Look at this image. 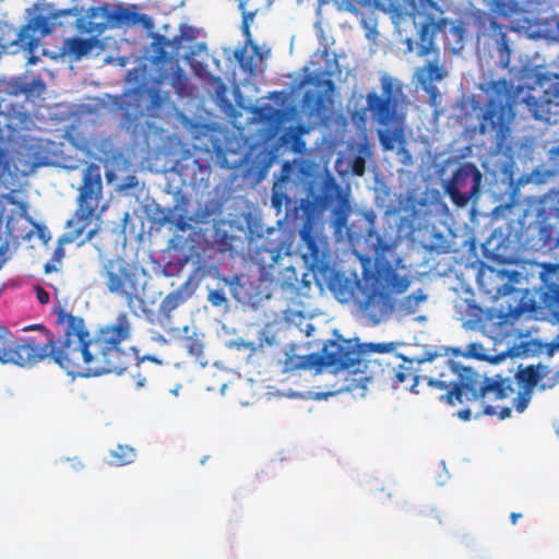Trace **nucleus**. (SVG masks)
Listing matches in <instances>:
<instances>
[{
    "label": "nucleus",
    "mask_w": 559,
    "mask_h": 559,
    "mask_svg": "<svg viewBox=\"0 0 559 559\" xmlns=\"http://www.w3.org/2000/svg\"><path fill=\"white\" fill-rule=\"evenodd\" d=\"M58 337L43 324L25 328L36 335L13 337L0 326V361L31 368L47 358L73 376L121 374L127 370L130 355L123 343L130 341L132 326L127 312H119L115 322L91 334L82 317L55 310Z\"/></svg>",
    "instance_id": "nucleus-1"
},
{
    "label": "nucleus",
    "mask_w": 559,
    "mask_h": 559,
    "mask_svg": "<svg viewBox=\"0 0 559 559\" xmlns=\"http://www.w3.org/2000/svg\"><path fill=\"white\" fill-rule=\"evenodd\" d=\"M183 38L189 40L193 38V35H188L183 27L180 28V34L173 39L158 33L153 35L151 61L159 70L158 79L153 86L141 83L124 93L120 109L122 110V123L127 130L134 132V122L141 117L157 118L160 116L168 102V93L163 92L159 85L169 75L170 85L175 92L180 96L187 94L189 78L180 68L178 60L174 58V55L179 52Z\"/></svg>",
    "instance_id": "nucleus-2"
},
{
    "label": "nucleus",
    "mask_w": 559,
    "mask_h": 559,
    "mask_svg": "<svg viewBox=\"0 0 559 559\" xmlns=\"http://www.w3.org/2000/svg\"><path fill=\"white\" fill-rule=\"evenodd\" d=\"M368 223L365 235L366 251L374 257V272L364 273V278L358 282L361 298L357 297L360 310L373 322L379 323L394 310L393 294H402L409 286V280L396 264L393 266L386 260L395 249L392 236L380 235L374 229L376 214L372 211L364 213ZM400 263V260H397Z\"/></svg>",
    "instance_id": "nucleus-3"
},
{
    "label": "nucleus",
    "mask_w": 559,
    "mask_h": 559,
    "mask_svg": "<svg viewBox=\"0 0 559 559\" xmlns=\"http://www.w3.org/2000/svg\"><path fill=\"white\" fill-rule=\"evenodd\" d=\"M330 209L332 225L336 231H341L347 225L350 203L342 187L328 175L318 186L310 183L306 198L301 200L305 224L300 229V238L307 248L305 257H309L313 263H319L324 253L312 234V228L319 217Z\"/></svg>",
    "instance_id": "nucleus-4"
},
{
    "label": "nucleus",
    "mask_w": 559,
    "mask_h": 559,
    "mask_svg": "<svg viewBox=\"0 0 559 559\" xmlns=\"http://www.w3.org/2000/svg\"><path fill=\"white\" fill-rule=\"evenodd\" d=\"M381 94L369 92L366 95V109L357 114L362 122L366 120V111L370 112V118L378 126L377 135L383 151H393L399 144L404 147L405 114L403 104L405 96L402 85L389 75L381 78Z\"/></svg>",
    "instance_id": "nucleus-5"
},
{
    "label": "nucleus",
    "mask_w": 559,
    "mask_h": 559,
    "mask_svg": "<svg viewBox=\"0 0 559 559\" xmlns=\"http://www.w3.org/2000/svg\"><path fill=\"white\" fill-rule=\"evenodd\" d=\"M443 14L442 8L435 0H417L413 5L414 24L418 26L416 53L418 57H435L418 71V81L429 93L437 91L432 83L445 76V71L439 63L440 50L436 44L437 35L445 33L449 25V20Z\"/></svg>",
    "instance_id": "nucleus-6"
},
{
    "label": "nucleus",
    "mask_w": 559,
    "mask_h": 559,
    "mask_svg": "<svg viewBox=\"0 0 559 559\" xmlns=\"http://www.w3.org/2000/svg\"><path fill=\"white\" fill-rule=\"evenodd\" d=\"M102 199L100 167L91 163L84 168L82 186L79 188L78 207L66 223V231L61 235V243L75 242L78 246H83L93 239L100 229V225L94 219Z\"/></svg>",
    "instance_id": "nucleus-7"
},
{
    "label": "nucleus",
    "mask_w": 559,
    "mask_h": 559,
    "mask_svg": "<svg viewBox=\"0 0 559 559\" xmlns=\"http://www.w3.org/2000/svg\"><path fill=\"white\" fill-rule=\"evenodd\" d=\"M417 366H426L429 374L424 376V379L429 386L445 390L440 399L451 406L467 401L471 389L477 382L475 369L460 365L439 349L426 350L417 359Z\"/></svg>",
    "instance_id": "nucleus-8"
},
{
    "label": "nucleus",
    "mask_w": 559,
    "mask_h": 559,
    "mask_svg": "<svg viewBox=\"0 0 559 559\" xmlns=\"http://www.w3.org/2000/svg\"><path fill=\"white\" fill-rule=\"evenodd\" d=\"M144 267L136 261L116 255L102 263L99 276L111 295L124 301L131 312L144 305Z\"/></svg>",
    "instance_id": "nucleus-9"
},
{
    "label": "nucleus",
    "mask_w": 559,
    "mask_h": 559,
    "mask_svg": "<svg viewBox=\"0 0 559 559\" xmlns=\"http://www.w3.org/2000/svg\"><path fill=\"white\" fill-rule=\"evenodd\" d=\"M513 85L506 79L492 81L487 92V102L479 117V133L489 134L498 147L508 140L515 117Z\"/></svg>",
    "instance_id": "nucleus-10"
},
{
    "label": "nucleus",
    "mask_w": 559,
    "mask_h": 559,
    "mask_svg": "<svg viewBox=\"0 0 559 559\" xmlns=\"http://www.w3.org/2000/svg\"><path fill=\"white\" fill-rule=\"evenodd\" d=\"M416 358H406L403 355L383 356L379 359L368 358L367 362L371 364V371L365 372L360 378H355L354 381L361 383L365 386L366 382L372 381L376 378L390 380L394 388L403 386L411 392L417 393L419 379L426 376V366H418Z\"/></svg>",
    "instance_id": "nucleus-11"
},
{
    "label": "nucleus",
    "mask_w": 559,
    "mask_h": 559,
    "mask_svg": "<svg viewBox=\"0 0 559 559\" xmlns=\"http://www.w3.org/2000/svg\"><path fill=\"white\" fill-rule=\"evenodd\" d=\"M320 370L331 368L333 373L348 370L350 373L361 377V367L364 362V350H359L350 340L338 337L324 344L322 353L319 354Z\"/></svg>",
    "instance_id": "nucleus-12"
},
{
    "label": "nucleus",
    "mask_w": 559,
    "mask_h": 559,
    "mask_svg": "<svg viewBox=\"0 0 559 559\" xmlns=\"http://www.w3.org/2000/svg\"><path fill=\"white\" fill-rule=\"evenodd\" d=\"M539 90L531 87L523 96L532 117L547 123H557L559 120V82L552 80H538Z\"/></svg>",
    "instance_id": "nucleus-13"
},
{
    "label": "nucleus",
    "mask_w": 559,
    "mask_h": 559,
    "mask_svg": "<svg viewBox=\"0 0 559 559\" xmlns=\"http://www.w3.org/2000/svg\"><path fill=\"white\" fill-rule=\"evenodd\" d=\"M481 179L483 175L474 164L464 163L447 182L445 193L456 206H465L479 192Z\"/></svg>",
    "instance_id": "nucleus-14"
},
{
    "label": "nucleus",
    "mask_w": 559,
    "mask_h": 559,
    "mask_svg": "<svg viewBox=\"0 0 559 559\" xmlns=\"http://www.w3.org/2000/svg\"><path fill=\"white\" fill-rule=\"evenodd\" d=\"M71 14L72 10H62L50 13L49 15H36L20 28L13 44L29 53H34L38 48L40 38L53 31L56 26L55 20L59 16Z\"/></svg>",
    "instance_id": "nucleus-15"
},
{
    "label": "nucleus",
    "mask_w": 559,
    "mask_h": 559,
    "mask_svg": "<svg viewBox=\"0 0 559 559\" xmlns=\"http://www.w3.org/2000/svg\"><path fill=\"white\" fill-rule=\"evenodd\" d=\"M540 308L559 321V263L540 264Z\"/></svg>",
    "instance_id": "nucleus-16"
},
{
    "label": "nucleus",
    "mask_w": 559,
    "mask_h": 559,
    "mask_svg": "<svg viewBox=\"0 0 559 559\" xmlns=\"http://www.w3.org/2000/svg\"><path fill=\"white\" fill-rule=\"evenodd\" d=\"M475 377L477 382L471 389L467 401L474 402L486 397L491 401L504 400L514 391L512 379L500 373L486 377L475 370Z\"/></svg>",
    "instance_id": "nucleus-17"
},
{
    "label": "nucleus",
    "mask_w": 559,
    "mask_h": 559,
    "mask_svg": "<svg viewBox=\"0 0 559 559\" xmlns=\"http://www.w3.org/2000/svg\"><path fill=\"white\" fill-rule=\"evenodd\" d=\"M547 373H549L548 367L540 364L519 368L515 373V379L521 390L513 400V406L518 413H523L527 408L534 394V389H538L539 381H542Z\"/></svg>",
    "instance_id": "nucleus-18"
},
{
    "label": "nucleus",
    "mask_w": 559,
    "mask_h": 559,
    "mask_svg": "<svg viewBox=\"0 0 559 559\" xmlns=\"http://www.w3.org/2000/svg\"><path fill=\"white\" fill-rule=\"evenodd\" d=\"M0 122L1 127H5L8 138H17L22 132L35 128L32 115L11 99H0Z\"/></svg>",
    "instance_id": "nucleus-19"
},
{
    "label": "nucleus",
    "mask_w": 559,
    "mask_h": 559,
    "mask_svg": "<svg viewBox=\"0 0 559 559\" xmlns=\"http://www.w3.org/2000/svg\"><path fill=\"white\" fill-rule=\"evenodd\" d=\"M477 16L478 32L496 40L499 51V64L503 69L509 68L511 62V49L504 26L501 25L496 17L485 12H480Z\"/></svg>",
    "instance_id": "nucleus-20"
},
{
    "label": "nucleus",
    "mask_w": 559,
    "mask_h": 559,
    "mask_svg": "<svg viewBox=\"0 0 559 559\" xmlns=\"http://www.w3.org/2000/svg\"><path fill=\"white\" fill-rule=\"evenodd\" d=\"M98 43L95 36L88 38L70 37L63 41L62 53L71 57L72 60H80L90 53Z\"/></svg>",
    "instance_id": "nucleus-21"
},
{
    "label": "nucleus",
    "mask_w": 559,
    "mask_h": 559,
    "mask_svg": "<svg viewBox=\"0 0 559 559\" xmlns=\"http://www.w3.org/2000/svg\"><path fill=\"white\" fill-rule=\"evenodd\" d=\"M359 350H364L361 376H364L365 372L371 371V364L367 362L368 358L379 359L380 357L383 356L399 355L397 353H395L396 344L394 342L365 343L359 345Z\"/></svg>",
    "instance_id": "nucleus-22"
},
{
    "label": "nucleus",
    "mask_w": 559,
    "mask_h": 559,
    "mask_svg": "<svg viewBox=\"0 0 559 559\" xmlns=\"http://www.w3.org/2000/svg\"><path fill=\"white\" fill-rule=\"evenodd\" d=\"M319 354L312 353L308 355H296L286 353L283 361V372H293L297 370L316 369L320 371Z\"/></svg>",
    "instance_id": "nucleus-23"
},
{
    "label": "nucleus",
    "mask_w": 559,
    "mask_h": 559,
    "mask_svg": "<svg viewBox=\"0 0 559 559\" xmlns=\"http://www.w3.org/2000/svg\"><path fill=\"white\" fill-rule=\"evenodd\" d=\"M301 107L309 118H321L326 112V98L322 93L307 91L302 96Z\"/></svg>",
    "instance_id": "nucleus-24"
},
{
    "label": "nucleus",
    "mask_w": 559,
    "mask_h": 559,
    "mask_svg": "<svg viewBox=\"0 0 559 559\" xmlns=\"http://www.w3.org/2000/svg\"><path fill=\"white\" fill-rule=\"evenodd\" d=\"M191 217L188 215L186 209L175 205L171 209H168L163 215L158 218V223L163 225H171L178 231H186L190 228L189 222Z\"/></svg>",
    "instance_id": "nucleus-25"
},
{
    "label": "nucleus",
    "mask_w": 559,
    "mask_h": 559,
    "mask_svg": "<svg viewBox=\"0 0 559 559\" xmlns=\"http://www.w3.org/2000/svg\"><path fill=\"white\" fill-rule=\"evenodd\" d=\"M235 58L245 72L254 74L259 63L262 61V53L258 45L251 44L250 53H248L247 47H243L235 51Z\"/></svg>",
    "instance_id": "nucleus-26"
},
{
    "label": "nucleus",
    "mask_w": 559,
    "mask_h": 559,
    "mask_svg": "<svg viewBox=\"0 0 559 559\" xmlns=\"http://www.w3.org/2000/svg\"><path fill=\"white\" fill-rule=\"evenodd\" d=\"M490 9L502 17H510L523 11L516 0H491Z\"/></svg>",
    "instance_id": "nucleus-27"
},
{
    "label": "nucleus",
    "mask_w": 559,
    "mask_h": 559,
    "mask_svg": "<svg viewBox=\"0 0 559 559\" xmlns=\"http://www.w3.org/2000/svg\"><path fill=\"white\" fill-rule=\"evenodd\" d=\"M86 16H116L119 21H126L129 16H139L122 5H116L114 9L109 7L91 9Z\"/></svg>",
    "instance_id": "nucleus-28"
},
{
    "label": "nucleus",
    "mask_w": 559,
    "mask_h": 559,
    "mask_svg": "<svg viewBox=\"0 0 559 559\" xmlns=\"http://www.w3.org/2000/svg\"><path fill=\"white\" fill-rule=\"evenodd\" d=\"M136 452L129 445H117L116 449L110 451V463L116 466H123L134 461Z\"/></svg>",
    "instance_id": "nucleus-29"
},
{
    "label": "nucleus",
    "mask_w": 559,
    "mask_h": 559,
    "mask_svg": "<svg viewBox=\"0 0 559 559\" xmlns=\"http://www.w3.org/2000/svg\"><path fill=\"white\" fill-rule=\"evenodd\" d=\"M29 88L21 80H0V99H8L5 96H17L27 93Z\"/></svg>",
    "instance_id": "nucleus-30"
},
{
    "label": "nucleus",
    "mask_w": 559,
    "mask_h": 559,
    "mask_svg": "<svg viewBox=\"0 0 559 559\" xmlns=\"http://www.w3.org/2000/svg\"><path fill=\"white\" fill-rule=\"evenodd\" d=\"M427 299V295L421 289L404 297L400 301V310L405 313H414L417 311L419 305Z\"/></svg>",
    "instance_id": "nucleus-31"
},
{
    "label": "nucleus",
    "mask_w": 559,
    "mask_h": 559,
    "mask_svg": "<svg viewBox=\"0 0 559 559\" xmlns=\"http://www.w3.org/2000/svg\"><path fill=\"white\" fill-rule=\"evenodd\" d=\"M207 301L213 307L219 308L226 306L228 300L224 289H212L209 292Z\"/></svg>",
    "instance_id": "nucleus-32"
},
{
    "label": "nucleus",
    "mask_w": 559,
    "mask_h": 559,
    "mask_svg": "<svg viewBox=\"0 0 559 559\" xmlns=\"http://www.w3.org/2000/svg\"><path fill=\"white\" fill-rule=\"evenodd\" d=\"M181 300V295L179 293H171L163 299L160 309L165 312H170L179 306Z\"/></svg>",
    "instance_id": "nucleus-33"
},
{
    "label": "nucleus",
    "mask_w": 559,
    "mask_h": 559,
    "mask_svg": "<svg viewBox=\"0 0 559 559\" xmlns=\"http://www.w3.org/2000/svg\"><path fill=\"white\" fill-rule=\"evenodd\" d=\"M557 384H559V369L554 372L551 376L546 374V377L539 381L538 383V390L539 391H546L554 389Z\"/></svg>",
    "instance_id": "nucleus-34"
},
{
    "label": "nucleus",
    "mask_w": 559,
    "mask_h": 559,
    "mask_svg": "<svg viewBox=\"0 0 559 559\" xmlns=\"http://www.w3.org/2000/svg\"><path fill=\"white\" fill-rule=\"evenodd\" d=\"M485 415H489V416H493V415H498V417L500 419H506V418H509L511 416V408L510 407H502L499 412H497V408L495 406H491V405H486L484 407V412H483Z\"/></svg>",
    "instance_id": "nucleus-35"
},
{
    "label": "nucleus",
    "mask_w": 559,
    "mask_h": 559,
    "mask_svg": "<svg viewBox=\"0 0 559 559\" xmlns=\"http://www.w3.org/2000/svg\"><path fill=\"white\" fill-rule=\"evenodd\" d=\"M78 22H79L78 27L81 31L87 32V33L97 32L98 34H100L105 28L104 24L93 25V23L91 21H86L84 19H80Z\"/></svg>",
    "instance_id": "nucleus-36"
},
{
    "label": "nucleus",
    "mask_w": 559,
    "mask_h": 559,
    "mask_svg": "<svg viewBox=\"0 0 559 559\" xmlns=\"http://www.w3.org/2000/svg\"><path fill=\"white\" fill-rule=\"evenodd\" d=\"M210 273V269L206 264H199L189 276V282H200L206 277Z\"/></svg>",
    "instance_id": "nucleus-37"
},
{
    "label": "nucleus",
    "mask_w": 559,
    "mask_h": 559,
    "mask_svg": "<svg viewBox=\"0 0 559 559\" xmlns=\"http://www.w3.org/2000/svg\"><path fill=\"white\" fill-rule=\"evenodd\" d=\"M366 169V160L362 156H355L352 162V171L356 176H362Z\"/></svg>",
    "instance_id": "nucleus-38"
},
{
    "label": "nucleus",
    "mask_w": 559,
    "mask_h": 559,
    "mask_svg": "<svg viewBox=\"0 0 559 559\" xmlns=\"http://www.w3.org/2000/svg\"><path fill=\"white\" fill-rule=\"evenodd\" d=\"M281 116L280 109H274L270 106H266L264 109L260 112V119L261 120H271L272 118Z\"/></svg>",
    "instance_id": "nucleus-39"
},
{
    "label": "nucleus",
    "mask_w": 559,
    "mask_h": 559,
    "mask_svg": "<svg viewBox=\"0 0 559 559\" xmlns=\"http://www.w3.org/2000/svg\"><path fill=\"white\" fill-rule=\"evenodd\" d=\"M35 293L39 304L46 305L49 302V293L45 290L41 286H35Z\"/></svg>",
    "instance_id": "nucleus-40"
},
{
    "label": "nucleus",
    "mask_w": 559,
    "mask_h": 559,
    "mask_svg": "<svg viewBox=\"0 0 559 559\" xmlns=\"http://www.w3.org/2000/svg\"><path fill=\"white\" fill-rule=\"evenodd\" d=\"M66 245L67 243H61V236H60L58 239L57 247L55 248V251H53V261L61 262V260L66 255V252H64Z\"/></svg>",
    "instance_id": "nucleus-41"
},
{
    "label": "nucleus",
    "mask_w": 559,
    "mask_h": 559,
    "mask_svg": "<svg viewBox=\"0 0 559 559\" xmlns=\"http://www.w3.org/2000/svg\"><path fill=\"white\" fill-rule=\"evenodd\" d=\"M450 33L456 38L457 44L462 43L464 36V29L462 26L452 25L450 27Z\"/></svg>",
    "instance_id": "nucleus-42"
},
{
    "label": "nucleus",
    "mask_w": 559,
    "mask_h": 559,
    "mask_svg": "<svg viewBox=\"0 0 559 559\" xmlns=\"http://www.w3.org/2000/svg\"><path fill=\"white\" fill-rule=\"evenodd\" d=\"M241 29H242L243 35L247 37V44H249V45L253 44L251 40L250 25L247 24V17L242 19Z\"/></svg>",
    "instance_id": "nucleus-43"
},
{
    "label": "nucleus",
    "mask_w": 559,
    "mask_h": 559,
    "mask_svg": "<svg viewBox=\"0 0 559 559\" xmlns=\"http://www.w3.org/2000/svg\"><path fill=\"white\" fill-rule=\"evenodd\" d=\"M456 416L464 421H467L472 417V412L469 408H462L456 413Z\"/></svg>",
    "instance_id": "nucleus-44"
},
{
    "label": "nucleus",
    "mask_w": 559,
    "mask_h": 559,
    "mask_svg": "<svg viewBox=\"0 0 559 559\" xmlns=\"http://www.w3.org/2000/svg\"><path fill=\"white\" fill-rule=\"evenodd\" d=\"M8 251V242L0 239V266L4 263L5 259L3 255Z\"/></svg>",
    "instance_id": "nucleus-45"
},
{
    "label": "nucleus",
    "mask_w": 559,
    "mask_h": 559,
    "mask_svg": "<svg viewBox=\"0 0 559 559\" xmlns=\"http://www.w3.org/2000/svg\"><path fill=\"white\" fill-rule=\"evenodd\" d=\"M555 350H559V335H557L549 344V353L552 354Z\"/></svg>",
    "instance_id": "nucleus-46"
},
{
    "label": "nucleus",
    "mask_w": 559,
    "mask_h": 559,
    "mask_svg": "<svg viewBox=\"0 0 559 559\" xmlns=\"http://www.w3.org/2000/svg\"><path fill=\"white\" fill-rule=\"evenodd\" d=\"M44 270H45V273L48 274V273H51V272H56L58 269H57L55 262L51 261V262H47L45 264Z\"/></svg>",
    "instance_id": "nucleus-47"
},
{
    "label": "nucleus",
    "mask_w": 559,
    "mask_h": 559,
    "mask_svg": "<svg viewBox=\"0 0 559 559\" xmlns=\"http://www.w3.org/2000/svg\"><path fill=\"white\" fill-rule=\"evenodd\" d=\"M522 518V513L512 512L510 514V520L513 525L516 524L518 520Z\"/></svg>",
    "instance_id": "nucleus-48"
},
{
    "label": "nucleus",
    "mask_w": 559,
    "mask_h": 559,
    "mask_svg": "<svg viewBox=\"0 0 559 559\" xmlns=\"http://www.w3.org/2000/svg\"><path fill=\"white\" fill-rule=\"evenodd\" d=\"M253 13H243V19L247 17V24L250 25V22L253 20Z\"/></svg>",
    "instance_id": "nucleus-49"
},
{
    "label": "nucleus",
    "mask_w": 559,
    "mask_h": 559,
    "mask_svg": "<svg viewBox=\"0 0 559 559\" xmlns=\"http://www.w3.org/2000/svg\"><path fill=\"white\" fill-rule=\"evenodd\" d=\"M406 45H407V49H408L409 51H412V50H413V48H414V41H413V39H412V38H408V39L406 40Z\"/></svg>",
    "instance_id": "nucleus-50"
},
{
    "label": "nucleus",
    "mask_w": 559,
    "mask_h": 559,
    "mask_svg": "<svg viewBox=\"0 0 559 559\" xmlns=\"http://www.w3.org/2000/svg\"><path fill=\"white\" fill-rule=\"evenodd\" d=\"M272 201H273L274 206H281V200L277 198L276 194L273 195Z\"/></svg>",
    "instance_id": "nucleus-51"
},
{
    "label": "nucleus",
    "mask_w": 559,
    "mask_h": 559,
    "mask_svg": "<svg viewBox=\"0 0 559 559\" xmlns=\"http://www.w3.org/2000/svg\"><path fill=\"white\" fill-rule=\"evenodd\" d=\"M361 24L365 28H368V21L365 17H361Z\"/></svg>",
    "instance_id": "nucleus-52"
},
{
    "label": "nucleus",
    "mask_w": 559,
    "mask_h": 559,
    "mask_svg": "<svg viewBox=\"0 0 559 559\" xmlns=\"http://www.w3.org/2000/svg\"><path fill=\"white\" fill-rule=\"evenodd\" d=\"M522 312V309L521 308H516L515 311L512 313L513 317H516L519 316L520 313Z\"/></svg>",
    "instance_id": "nucleus-53"
},
{
    "label": "nucleus",
    "mask_w": 559,
    "mask_h": 559,
    "mask_svg": "<svg viewBox=\"0 0 559 559\" xmlns=\"http://www.w3.org/2000/svg\"><path fill=\"white\" fill-rule=\"evenodd\" d=\"M36 62V58L35 57H31L29 60H28V63H35Z\"/></svg>",
    "instance_id": "nucleus-54"
},
{
    "label": "nucleus",
    "mask_w": 559,
    "mask_h": 559,
    "mask_svg": "<svg viewBox=\"0 0 559 559\" xmlns=\"http://www.w3.org/2000/svg\"><path fill=\"white\" fill-rule=\"evenodd\" d=\"M227 237H228L227 233H224V235H223V237H222V239H221V240H222L223 242H225V239H227Z\"/></svg>",
    "instance_id": "nucleus-55"
},
{
    "label": "nucleus",
    "mask_w": 559,
    "mask_h": 559,
    "mask_svg": "<svg viewBox=\"0 0 559 559\" xmlns=\"http://www.w3.org/2000/svg\"><path fill=\"white\" fill-rule=\"evenodd\" d=\"M557 151L559 152V146L557 147Z\"/></svg>",
    "instance_id": "nucleus-56"
}]
</instances>
